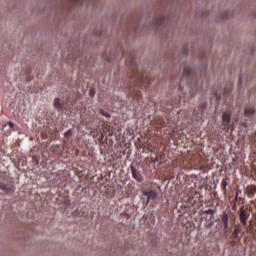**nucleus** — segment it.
Listing matches in <instances>:
<instances>
[{"mask_svg":"<svg viewBox=\"0 0 256 256\" xmlns=\"http://www.w3.org/2000/svg\"><path fill=\"white\" fill-rule=\"evenodd\" d=\"M239 219L244 227H247V219H249V213L247 211L241 209V212L239 214Z\"/></svg>","mask_w":256,"mask_h":256,"instance_id":"nucleus-5","label":"nucleus"},{"mask_svg":"<svg viewBox=\"0 0 256 256\" xmlns=\"http://www.w3.org/2000/svg\"><path fill=\"white\" fill-rule=\"evenodd\" d=\"M205 107H207V103L200 104L199 111L201 115H203V111H205Z\"/></svg>","mask_w":256,"mask_h":256,"instance_id":"nucleus-15","label":"nucleus"},{"mask_svg":"<svg viewBox=\"0 0 256 256\" xmlns=\"http://www.w3.org/2000/svg\"><path fill=\"white\" fill-rule=\"evenodd\" d=\"M132 63H135V60H134V59H132Z\"/></svg>","mask_w":256,"mask_h":256,"instance_id":"nucleus-26","label":"nucleus"},{"mask_svg":"<svg viewBox=\"0 0 256 256\" xmlns=\"http://www.w3.org/2000/svg\"><path fill=\"white\" fill-rule=\"evenodd\" d=\"M185 83L187 89H189V94H180V99L183 97H193L197 93V91H199L201 85H203L201 76L197 78V74H195V72H193V69H191V67L189 66L184 67V71L178 88L179 91H184L185 87H183V85H185Z\"/></svg>","mask_w":256,"mask_h":256,"instance_id":"nucleus-1","label":"nucleus"},{"mask_svg":"<svg viewBox=\"0 0 256 256\" xmlns=\"http://www.w3.org/2000/svg\"><path fill=\"white\" fill-rule=\"evenodd\" d=\"M13 122H8L7 124L2 126V130L4 135L9 136L11 135V132L13 131Z\"/></svg>","mask_w":256,"mask_h":256,"instance_id":"nucleus-6","label":"nucleus"},{"mask_svg":"<svg viewBox=\"0 0 256 256\" xmlns=\"http://www.w3.org/2000/svg\"><path fill=\"white\" fill-rule=\"evenodd\" d=\"M54 108L57 109V111H61V109H63L59 98L54 99Z\"/></svg>","mask_w":256,"mask_h":256,"instance_id":"nucleus-11","label":"nucleus"},{"mask_svg":"<svg viewBox=\"0 0 256 256\" xmlns=\"http://www.w3.org/2000/svg\"><path fill=\"white\" fill-rule=\"evenodd\" d=\"M143 195L148 198V201H155V199H157V192H155V190L145 191Z\"/></svg>","mask_w":256,"mask_h":256,"instance_id":"nucleus-7","label":"nucleus"},{"mask_svg":"<svg viewBox=\"0 0 256 256\" xmlns=\"http://www.w3.org/2000/svg\"><path fill=\"white\" fill-rule=\"evenodd\" d=\"M221 219L224 225V231H227V229H229V214L224 212L221 216Z\"/></svg>","mask_w":256,"mask_h":256,"instance_id":"nucleus-9","label":"nucleus"},{"mask_svg":"<svg viewBox=\"0 0 256 256\" xmlns=\"http://www.w3.org/2000/svg\"><path fill=\"white\" fill-rule=\"evenodd\" d=\"M197 114V112L196 111H194V115H196Z\"/></svg>","mask_w":256,"mask_h":256,"instance_id":"nucleus-27","label":"nucleus"},{"mask_svg":"<svg viewBox=\"0 0 256 256\" xmlns=\"http://www.w3.org/2000/svg\"><path fill=\"white\" fill-rule=\"evenodd\" d=\"M132 79H133L136 87L143 88L145 86V76L139 74L138 70L133 71Z\"/></svg>","mask_w":256,"mask_h":256,"instance_id":"nucleus-2","label":"nucleus"},{"mask_svg":"<svg viewBox=\"0 0 256 256\" xmlns=\"http://www.w3.org/2000/svg\"><path fill=\"white\" fill-rule=\"evenodd\" d=\"M239 193H241L240 190L237 191L236 196H235V198H234L235 203H237V200L239 199Z\"/></svg>","mask_w":256,"mask_h":256,"instance_id":"nucleus-18","label":"nucleus"},{"mask_svg":"<svg viewBox=\"0 0 256 256\" xmlns=\"http://www.w3.org/2000/svg\"><path fill=\"white\" fill-rule=\"evenodd\" d=\"M70 3H79V0H69Z\"/></svg>","mask_w":256,"mask_h":256,"instance_id":"nucleus-23","label":"nucleus"},{"mask_svg":"<svg viewBox=\"0 0 256 256\" xmlns=\"http://www.w3.org/2000/svg\"><path fill=\"white\" fill-rule=\"evenodd\" d=\"M216 99H219V96L216 94Z\"/></svg>","mask_w":256,"mask_h":256,"instance_id":"nucleus-25","label":"nucleus"},{"mask_svg":"<svg viewBox=\"0 0 256 256\" xmlns=\"http://www.w3.org/2000/svg\"><path fill=\"white\" fill-rule=\"evenodd\" d=\"M130 95L133 97V99H137L138 101L141 99V93L138 90L131 92Z\"/></svg>","mask_w":256,"mask_h":256,"instance_id":"nucleus-12","label":"nucleus"},{"mask_svg":"<svg viewBox=\"0 0 256 256\" xmlns=\"http://www.w3.org/2000/svg\"><path fill=\"white\" fill-rule=\"evenodd\" d=\"M103 137H104V136H103V134H101V137H100V139H101V140H103Z\"/></svg>","mask_w":256,"mask_h":256,"instance_id":"nucleus-24","label":"nucleus"},{"mask_svg":"<svg viewBox=\"0 0 256 256\" xmlns=\"http://www.w3.org/2000/svg\"><path fill=\"white\" fill-rule=\"evenodd\" d=\"M227 17H229V13L224 14V16L222 17V19H227Z\"/></svg>","mask_w":256,"mask_h":256,"instance_id":"nucleus-21","label":"nucleus"},{"mask_svg":"<svg viewBox=\"0 0 256 256\" xmlns=\"http://www.w3.org/2000/svg\"><path fill=\"white\" fill-rule=\"evenodd\" d=\"M239 233H241V227L240 226H238L237 228L234 229V232H233L234 239L239 238Z\"/></svg>","mask_w":256,"mask_h":256,"instance_id":"nucleus-13","label":"nucleus"},{"mask_svg":"<svg viewBox=\"0 0 256 256\" xmlns=\"http://www.w3.org/2000/svg\"><path fill=\"white\" fill-rule=\"evenodd\" d=\"M164 21H165V18H163V16H160L156 23L157 25H163Z\"/></svg>","mask_w":256,"mask_h":256,"instance_id":"nucleus-17","label":"nucleus"},{"mask_svg":"<svg viewBox=\"0 0 256 256\" xmlns=\"http://www.w3.org/2000/svg\"><path fill=\"white\" fill-rule=\"evenodd\" d=\"M71 135H73V132H71V130H68V131L65 133V136H66V137H71Z\"/></svg>","mask_w":256,"mask_h":256,"instance_id":"nucleus-19","label":"nucleus"},{"mask_svg":"<svg viewBox=\"0 0 256 256\" xmlns=\"http://www.w3.org/2000/svg\"><path fill=\"white\" fill-rule=\"evenodd\" d=\"M230 124H231V114L229 112H224L222 115V125L225 131L229 130Z\"/></svg>","mask_w":256,"mask_h":256,"instance_id":"nucleus-3","label":"nucleus"},{"mask_svg":"<svg viewBox=\"0 0 256 256\" xmlns=\"http://www.w3.org/2000/svg\"><path fill=\"white\" fill-rule=\"evenodd\" d=\"M132 175L138 181L139 183H143V176H141V173L135 169V167H131Z\"/></svg>","mask_w":256,"mask_h":256,"instance_id":"nucleus-8","label":"nucleus"},{"mask_svg":"<svg viewBox=\"0 0 256 256\" xmlns=\"http://www.w3.org/2000/svg\"><path fill=\"white\" fill-rule=\"evenodd\" d=\"M239 85H243V78H239Z\"/></svg>","mask_w":256,"mask_h":256,"instance_id":"nucleus-22","label":"nucleus"},{"mask_svg":"<svg viewBox=\"0 0 256 256\" xmlns=\"http://www.w3.org/2000/svg\"><path fill=\"white\" fill-rule=\"evenodd\" d=\"M231 94V85H229V87L224 89V95L225 97H227V95Z\"/></svg>","mask_w":256,"mask_h":256,"instance_id":"nucleus-16","label":"nucleus"},{"mask_svg":"<svg viewBox=\"0 0 256 256\" xmlns=\"http://www.w3.org/2000/svg\"><path fill=\"white\" fill-rule=\"evenodd\" d=\"M229 185V182L227 181V178H224L222 180V191H227V186Z\"/></svg>","mask_w":256,"mask_h":256,"instance_id":"nucleus-14","label":"nucleus"},{"mask_svg":"<svg viewBox=\"0 0 256 256\" xmlns=\"http://www.w3.org/2000/svg\"><path fill=\"white\" fill-rule=\"evenodd\" d=\"M245 117H251V115H255V106H247L244 111Z\"/></svg>","mask_w":256,"mask_h":256,"instance_id":"nucleus-10","label":"nucleus"},{"mask_svg":"<svg viewBox=\"0 0 256 256\" xmlns=\"http://www.w3.org/2000/svg\"><path fill=\"white\" fill-rule=\"evenodd\" d=\"M94 95H95V91L91 90L90 91V97H94Z\"/></svg>","mask_w":256,"mask_h":256,"instance_id":"nucleus-20","label":"nucleus"},{"mask_svg":"<svg viewBox=\"0 0 256 256\" xmlns=\"http://www.w3.org/2000/svg\"><path fill=\"white\" fill-rule=\"evenodd\" d=\"M0 189L4 191V193H15V186L12 184H5L0 182Z\"/></svg>","mask_w":256,"mask_h":256,"instance_id":"nucleus-4","label":"nucleus"}]
</instances>
